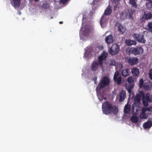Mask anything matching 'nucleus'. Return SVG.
<instances>
[{"mask_svg":"<svg viewBox=\"0 0 152 152\" xmlns=\"http://www.w3.org/2000/svg\"><path fill=\"white\" fill-rule=\"evenodd\" d=\"M108 55V53L104 51L102 54L98 58V63L96 61H93L91 67V69L93 71H96L98 69L99 66L101 68L102 71L104 69V66L103 65V61L105 60Z\"/></svg>","mask_w":152,"mask_h":152,"instance_id":"f257e3e1","label":"nucleus"},{"mask_svg":"<svg viewBox=\"0 0 152 152\" xmlns=\"http://www.w3.org/2000/svg\"><path fill=\"white\" fill-rule=\"evenodd\" d=\"M102 109L103 113L106 115L113 113L114 115L118 112V108L115 105L113 106L109 102H106L102 104Z\"/></svg>","mask_w":152,"mask_h":152,"instance_id":"f03ea898","label":"nucleus"},{"mask_svg":"<svg viewBox=\"0 0 152 152\" xmlns=\"http://www.w3.org/2000/svg\"><path fill=\"white\" fill-rule=\"evenodd\" d=\"M110 83V78L106 76H104L100 80L97 88L100 90L104 87L107 86Z\"/></svg>","mask_w":152,"mask_h":152,"instance_id":"7ed1b4c3","label":"nucleus"},{"mask_svg":"<svg viewBox=\"0 0 152 152\" xmlns=\"http://www.w3.org/2000/svg\"><path fill=\"white\" fill-rule=\"evenodd\" d=\"M119 51V45L117 44L113 43L110 49L109 53L110 55L114 56L118 53Z\"/></svg>","mask_w":152,"mask_h":152,"instance_id":"20e7f679","label":"nucleus"},{"mask_svg":"<svg viewBox=\"0 0 152 152\" xmlns=\"http://www.w3.org/2000/svg\"><path fill=\"white\" fill-rule=\"evenodd\" d=\"M142 103L143 105L145 106L148 105V103L152 102V99L151 96L150 95L149 93H147L145 95L144 94V96H143L142 98Z\"/></svg>","mask_w":152,"mask_h":152,"instance_id":"39448f33","label":"nucleus"},{"mask_svg":"<svg viewBox=\"0 0 152 152\" xmlns=\"http://www.w3.org/2000/svg\"><path fill=\"white\" fill-rule=\"evenodd\" d=\"M143 49L141 47L132 48L130 50V53L134 55L142 54L143 53Z\"/></svg>","mask_w":152,"mask_h":152,"instance_id":"423d86ee","label":"nucleus"},{"mask_svg":"<svg viewBox=\"0 0 152 152\" xmlns=\"http://www.w3.org/2000/svg\"><path fill=\"white\" fill-rule=\"evenodd\" d=\"M132 36L135 40L139 42L143 43H145V40L142 34L134 33L133 34Z\"/></svg>","mask_w":152,"mask_h":152,"instance_id":"0eeeda50","label":"nucleus"},{"mask_svg":"<svg viewBox=\"0 0 152 152\" xmlns=\"http://www.w3.org/2000/svg\"><path fill=\"white\" fill-rule=\"evenodd\" d=\"M144 14L141 18V20L142 21L146 20H148L152 18V11H144Z\"/></svg>","mask_w":152,"mask_h":152,"instance_id":"6e6552de","label":"nucleus"},{"mask_svg":"<svg viewBox=\"0 0 152 152\" xmlns=\"http://www.w3.org/2000/svg\"><path fill=\"white\" fill-rule=\"evenodd\" d=\"M119 75V73L118 71H116L113 77V80L114 82L117 83L118 85L121 84V77Z\"/></svg>","mask_w":152,"mask_h":152,"instance_id":"1a4fd4ad","label":"nucleus"},{"mask_svg":"<svg viewBox=\"0 0 152 152\" xmlns=\"http://www.w3.org/2000/svg\"><path fill=\"white\" fill-rule=\"evenodd\" d=\"M138 58L135 57H129L128 58V62L130 65L133 66L137 64L138 63Z\"/></svg>","mask_w":152,"mask_h":152,"instance_id":"9d476101","label":"nucleus"},{"mask_svg":"<svg viewBox=\"0 0 152 152\" xmlns=\"http://www.w3.org/2000/svg\"><path fill=\"white\" fill-rule=\"evenodd\" d=\"M144 96V92L142 91H140L139 93L136 94L134 99L135 102L137 103L139 102L140 101L141 98H143Z\"/></svg>","mask_w":152,"mask_h":152,"instance_id":"9b49d317","label":"nucleus"},{"mask_svg":"<svg viewBox=\"0 0 152 152\" xmlns=\"http://www.w3.org/2000/svg\"><path fill=\"white\" fill-rule=\"evenodd\" d=\"M152 87L151 83L148 80L145 81L142 87L144 89L146 90H150Z\"/></svg>","mask_w":152,"mask_h":152,"instance_id":"f8f14e48","label":"nucleus"},{"mask_svg":"<svg viewBox=\"0 0 152 152\" xmlns=\"http://www.w3.org/2000/svg\"><path fill=\"white\" fill-rule=\"evenodd\" d=\"M12 5L15 8L19 7L20 4V0H10Z\"/></svg>","mask_w":152,"mask_h":152,"instance_id":"ddd939ff","label":"nucleus"},{"mask_svg":"<svg viewBox=\"0 0 152 152\" xmlns=\"http://www.w3.org/2000/svg\"><path fill=\"white\" fill-rule=\"evenodd\" d=\"M114 39L113 36L110 34L106 36L105 38V41L108 44L112 43L114 41Z\"/></svg>","mask_w":152,"mask_h":152,"instance_id":"4468645a","label":"nucleus"},{"mask_svg":"<svg viewBox=\"0 0 152 152\" xmlns=\"http://www.w3.org/2000/svg\"><path fill=\"white\" fill-rule=\"evenodd\" d=\"M108 20V19L107 18V17L103 15L101 18L100 22V24L102 27L106 24Z\"/></svg>","mask_w":152,"mask_h":152,"instance_id":"2eb2a0df","label":"nucleus"},{"mask_svg":"<svg viewBox=\"0 0 152 152\" xmlns=\"http://www.w3.org/2000/svg\"><path fill=\"white\" fill-rule=\"evenodd\" d=\"M143 126L144 129L150 128L152 126V121L149 119L144 123Z\"/></svg>","mask_w":152,"mask_h":152,"instance_id":"dca6fc26","label":"nucleus"},{"mask_svg":"<svg viewBox=\"0 0 152 152\" xmlns=\"http://www.w3.org/2000/svg\"><path fill=\"white\" fill-rule=\"evenodd\" d=\"M112 7L110 5H108L105 10L104 14L105 15H110L112 13Z\"/></svg>","mask_w":152,"mask_h":152,"instance_id":"f3484780","label":"nucleus"},{"mask_svg":"<svg viewBox=\"0 0 152 152\" xmlns=\"http://www.w3.org/2000/svg\"><path fill=\"white\" fill-rule=\"evenodd\" d=\"M119 101L120 102L123 101L126 97V92L125 91L122 90L120 93L119 95Z\"/></svg>","mask_w":152,"mask_h":152,"instance_id":"a211bd4d","label":"nucleus"},{"mask_svg":"<svg viewBox=\"0 0 152 152\" xmlns=\"http://www.w3.org/2000/svg\"><path fill=\"white\" fill-rule=\"evenodd\" d=\"M132 74L134 76H138L139 75V69L137 67L133 68L131 69Z\"/></svg>","mask_w":152,"mask_h":152,"instance_id":"6ab92c4d","label":"nucleus"},{"mask_svg":"<svg viewBox=\"0 0 152 152\" xmlns=\"http://www.w3.org/2000/svg\"><path fill=\"white\" fill-rule=\"evenodd\" d=\"M120 15L121 18L123 20L128 18V15L127 13L126 12L123 11L121 12L120 13Z\"/></svg>","mask_w":152,"mask_h":152,"instance_id":"aec40b11","label":"nucleus"},{"mask_svg":"<svg viewBox=\"0 0 152 152\" xmlns=\"http://www.w3.org/2000/svg\"><path fill=\"white\" fill-rule=\"evenodd\" d=\"M125 42L127 45L129 46H131L132 45H135L137 42L135 40H132L131 39H126Z\"/></svg>","mask_w":152,"mask_h":152,"instance_id":"412c9836","label":"nucleus"},{"mask_svg":"<svg viewBox=\"0 0 152 152\" xmlns=\"http://www.w3.org/2000/svg\"><path fill=\"white\" fill-rule=\"evenodd\" d=\"M135 11V10H132L131 9L129 10L128 12L127 13V15H128V18L132 19V15Z\"/></svg>","mask_w":152,"mask_h":152,"instance_id":"4be33fe9","label":"nucleus"},{"mask_svg":"<svg viewBox=\"0 0 152 152\" xmlns=\"http://www.w3.org/2000/svg\"><path fill=\"white\" fill-rule=\"evenodd\" d=\"M131 105L128 103L125 106L124 108V112L125 113H128L131 110Z\"/></svg>","mask_w":152,"mask_h":152,"instance_id":"5701e85b","label":"nucleus"},{"mask_svg":"<svg viewBox=\"0 0 152 152\" xmlns=\"http://www.w3.org/2000/svg\"><path fill=\"white\" fill-rule=\"evenodd\" d=\"M130 74V70L129 69H124L123 70L122 75L124 77H126Z\"/></svg>","mask_w":152,"mask_h":152,"instance_id":"b1692460","label":"nucleus"},{"mask_svg":"<svg viewBox=\"0 0 152 152\" xmlns=\"http://www.w3.org/2000/svg\"><path fill=\"white\" fill-rule=\"evenodd\" d=\"M118 31L122 34L124 33L126 31V28L122 25L120 24L118 27Z\"/></svg>","mask_w":152,"mask_h":152,"instance_id":"393cba45","label":"nucleus"},{"mask_svg":"<svg viewBox=\"0 0 152 152\" xmlns=\"http://www.w3.org/2000/svg\"><path fill=\"white\" fill-rule=\"evenodd\" d=\"M134 85L129 84L126 86V87L129 94L131 93L132 89L133 88Z\"/></svg>","mask_w":152,"mask_h":152,"instance_id":"a878e982","label":"nucleus"},{"mask_svg":"<svg viewBox=\"0 0 152 152\" xmlns=\"http://www.w3.org/2000/svg\"><path fill=\"white\" fill-rule=\"evenodd\" d=\"M129 3L134 8H137V6L135 0H129Z\"/></svg>","mask_w":152,"mask_h":152,"instance_id":"bb28decb","label":"nucleus"},{"mask_svg":"<svg viewBox=\"0 0 152 152\" xmlns=\"http://www.w3.org/2000/svg\"><path fill=\"white\" fill-rule=\"evenodd\" d=\"M131 120L133 123H136L138 122L139 118L137 117L132 116L131 118Z\"/></svg>","mask_w":152,"mask_h":152,"instance_id":"cd10ccee","label":"nucleus"},{"mask_svg":"<svg viewBox=\"0 0 152 152\" xmlns=\"http://www.w3.org/2000/svg\"><path fill=\"white\" fill-rule=\"evenodd\" d=\"M148 2L146 3L145 6L147 9L152 8V1H148Z\"/></svg>","mask_w":152,"mask_h":152,"instance_id":"c85d7f7f","label":"nucleus"},{"mask_svg":"<svg viewBox=\"0 0 152 152\" xmlns=\"http://www.w3.org/2000/svg\"><path fill=\"white\" fill-rule=\"evenodd\" d=\"M127 81L130 84L134 85V78L132 77H129L127 79Z\"/></svg>","mask_w":152,"mask_h":152,"instance_id":"c756f323","label":"nucleus"},{"mask_svg":"<svg viewBox=\"0 0 152 152\" xmlns=\"http://www.w3.org/2000/svg\"><path fill=\"white\" fill-rule=\"evenodd\" d=\"M109 64L111 66H115L116 64L115 60L114 59H111L109 61Z\"/></svg>","mask_w":152,"mask_h":152,"instance_id":"7c9ffc66","label":"nucleus"},{"mask_svg":"<svg viewBox=\"0 0 152 152\" xmlns=\"http://www.w3.org/2000/svg\"><path fill=\"white\" fill-rule=\"evenodd\" d=\"M144 81L143 79H140L139 80V86L140 88H142L143 86Z\"/></svg>","mask_w":152,"mask_h":152,"instance_id":"2f4dec72","label":"nucleus"},{"mask_svg":"<svg viewBox=\"0 0 152 152\" xmlns=\"http://www.w3.org/2000/svg\"><path fill=\"white\" fill-rule=\"evenodd\" d=\"M148 26L150 31L152 32V21L148 23Z\"/></svg>","mask_w":152,"mask_h":152,"instance_id":"473e14b6","label":"nucleus"},{"mask_svg":"<svg viewBox=\"0 0 152 152\" xmlns=\"http://www.w3.org/2000/svg\"><path fill=\"white\" fill-rule=\"evenodd\" d=\"M42 7L45 9H47L49 8V5L48 3L45 2L43 3Z\"/></svg>","mask_w":152,"mask_h":152,"instance_id":"72a5a7b5","label":"nucleus"},{"mask_svg":"<svg viewBox=\"0 0 152 152\" xmlns=\"http://www.w3.org/2000/svg\"><path fill=\"white\" fill-rule=\"evenodd\" d=\"M140 118L142 119H146L147 117L145 113H141L140 115Z\"/></svg>","mask_w":152,"mask_h":152,"instance_id":"f704fd0d","label":"nucleus"},{"mask_svg":"<svg viewBox=\"0 0 152 152\" xmlns=\"http://www.w3.org/2000/svg\"><path fill=\"white\" fill-rule=\"evenodd\" d=\"M90 31V29L89 28H86L84 30L83 32L84 33H83L84 35L86 37L87 35V34Z\"/></svg>","mask_w":152,"mask_h":152,"instance_id":"c9c22d12","label":"nucleus"},{"mask_svg":"<svg viewBox=\"0 0 152 152\" xmlns=\"http://www.w3.org/2000/svg\"><path fill=\"white\" fill-rule=\"evenodd\" d=\"M149 77L151 80H152V69H150L149 70Z\"/></svg>","mask_w":152,"mask_h":152,"instance_id":"e433bc0d","label":"nucleus"},{"mask_svg":"<svg viewBox=\"0 0 152 152\" xmlns=\"http://www.w3.org/2000/svg\"><path fill=\"white\" fill-rule=\"evenodd\" d=\"M60 1L62 3L64 4L66 3L68 0H60Z\"/></svg>","mask_w":152,"mask_h":152,"instance_id":"4c0bfd02","label":"nucleus"},{"mask_svg":"<svg viewBox=\"0 0 152 152\" xmlns=\"http://www.w3.org/2000/svg\"><path fill=\"white\" fill-rule=\"evenodd\" d=\"M120 1V0H113V1L115 4H116L118 3Z\"/></svg>","mask_w":152,"mask_h":152,"instance_id":"58836bf2","label":"nucleus"},{"mask_svg":"<svg viewBox=\"0 0 152 152\" xmlns=\"http://www.w3.org/2000/svg\"><path fill=\"white\" fill-rule=\"evenodd\" d=\"M146 111V108L143 109L142 111V113H145V112Z\"/></svg>","mask_w":152,"mask_h":152,"instance_id":"ea45409f","label":"nucleus"},{"mask_svg":"<svg viewBox=\"0 0 152 152\" xmlns=\"http://www.w3.org/2000/svg\"><path fill=\"white\" fill-rule=\"evenodd\" d=\"M117 7L116 6H114L113 10L114 11H115L117 9Z\"/></svg>","mask_w":152,"mask_h":152,"instance_id":"a19ab883","label":"nucleus"},{"mask_svg":"<svg viewBox=\"0 0 152 152\" xmlns=\"http://www.w3.org/2000/svg\"><path fill=\"white\" fill-rule=\"evenodd\" d=\"M103 96H101V97H99V99L100 101H102L103 100Z\"/></svg>","mask_w":152,"mask_h":152,"instance_id":"79ce46f5","label":"nucleus"},{"mask_svg":"<svg viewBox=\"0 0 152 152\" xmlns=\"http://www.w3.org/2000/svg\"><path fill=\"white\" fill-rule=\"evenodd\" d=\"M146 111H150V109L149 108H146Z\"/></svg>","mask_w":152,"mask_h":152,"instance_id":"37998d69","label":"nucleus"},{"mask_svg":"<svg viewBox=\"0 0 152 152\" xmlns=\"http://www.w3.org/2000/svg\"><path fill=\"white\" fill-rule=\"evenodd\" d=\"M147 1H152V0H146Z\"/></svg>","mask_w":152,"mask_h":152,"instance_id":"c03bdc74","label":"nucleus"},{"mask_svg":"<svg viewBox=\"0 0 152 152\" xmlns=\"http://www.w3.org/2000/svg\"><path fill=\"white\" fill-rule=\"evenodd\" d=\"M63 22L62 21H60L59 22V23H60V24H62L63 23Z\"/></svg>","mask_w":152,"mask_h":152,"instance_id":"a18cd8bd","label":"nucleus"},{"mask_svg":"<svg viewBox=\"0 0 152 152\" xmlns=\"http://www.w3.org/2000/svg\"><path fill=\"white\" fill-rule=\"evenodd\" d=\"M35 1L37 2L39 1V0H34Z\"/></svg>","mask_w":152,"mask_h":152,"instance_id":"49530a36","label":"nucleus"},{"mask_svg":"<svg viewBox=\"0 0 152 152\" xmlns=\"http://www.w3.org/2000/svg\"><path fill=\"white\" fill-rule=\"evenodd\" d=\"M94 82H95V83H96V81H95Z\"/></svg>","mask_w":152,"mask_h":152,"instance_id":"de8ad7c7","label":"nucleus"}]
</instances>
